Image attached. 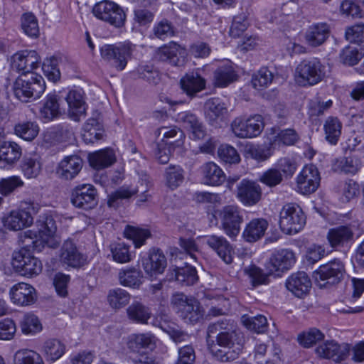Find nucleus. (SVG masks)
<instances>
[{"mask_svg":"<svg viewBox=\"0 0 364 364\" xmlns=\"http://www.w3.org/2000/svg\"><path fill=\"white\" fill-rule=\"evenodd\" d=\"M214 336L219 346L235 347V351L229 353L230 357L235 356L237 352H242L244 338L234 321L225 318L210 323L207 330L208 341Z\"/></svg>","mask_w":364,"mask_h":364,"instance_id":"obj_1","label":"nucleus"},{"mask_svg":"<svg viewBox=\"0 0 364 364\" xmlns=\"http://www.w3.org/2000/svg\"><path fill=\"white\" fill-rule=\"evenodd\" d=\"M36 226L39 239L31 230L23 232L21 236V242L26 247H32L37 251H41L45 246L50 248H55L58 246L59 242L54 237L57 228L51 216L41 215L36 221Z\"/></svg>","mask_w":364,"mask_h":364,"instance_id":"obj_2","label":"nucleus"},{"mask_svg":"<svg viewBox=\"0 0 364 364\" xmlns=\"http://www.w3.org/2000/svg\"><path fill=\"white\" fill-rule=\"evenodd\" d=\"M13 92L23 102L41 97L46 90L43 77L36 73H21L14 82Z\"/></svg>","mask_w":364,"mask_h":364,"instance_id":"obj_3","label":"nucleus"},{"mask_svg":"<svg viewBox=\"0 0 364 364\" xmlns=\"http://www.w3.org/2000/svg\"><path fill=\"white\" fill-rule=\"evenodd\" d=\"M325 76L326 67L317 58L301 60L295 69V80L302 87L315 85L321 82Z\"/></svg>","mask_w":364,"mask_h":364,"instance_id":"obj_4","label":"nucleus"},{"mask_svg":"<svg viewBox=\"0 0 364 364\" xmlns=\"http://www.w3.org/2000/svg\"><path fill=\"white\" fill-rule=\"evenodd\" d=\"M134 46L131 43L105 44L100 48L102 58L118 71H122L131 58Z\"/></svg>","mask_w":364,"mask_h":364,"instance_id":"obj_5","label":"nucleus"},{"mask_svg":"<svg viewBox=\"0 0 364 364\" xmlns=\"http://www.w3.org/2000/svg\"><path fill=\"white\" fill-rule=\"evenodd\" d=\"M306 224V216L301 207L296 203L284 205L279 214V226L287 235H294L303 229Z\"/></svg>","mask_w":364,"mask_h":364,"instance_id":"obj_6","label":"nucleus"},{"mask_svg":"<svg viewBox=\"0 0 364 364\" xmlns=\"http://www.w3.org/2000/svg\"><path fill=\"white\" fill-rule=\"evenodd\" d=\"M171 304L178 316L186 323H196L203 316L199 302L193 298H188L183 293L173 294Z\"/></svg>","mask_w":364,"mask_h":364,"instance_id":"obj_7","label":"nucleus"},{"mask_svg":"<svg viewBox=\"0 0 364 364\" xmlns=\"http://www.w3.org/2000/svg\"><path fill=\"white\" fill-rule=\"evenodd\" d=\"M11 264L16 272L28 277L39 274L43 267L41 262L26 247L14 251Z\"/></svg>","mask_w":364,"mask_h":364,"instance_id":"obj_8","label":"nucleus"},{"mask_svg":"<svg viewBox=\"0 0 364 364\" xmlns=\"http://www.w3.org/2000/svg\"><path fill=\"white\" fill-rule=\"evenodd\" d=\"M220 228L230 237L238 235L243 216L239 207L232 205L224 206L218 212Z\"/></svg>","mask_w":364,"mask_h":364,"instance_id":"obj_9","label":"nucleus"},{"mask_svg":"<svg viewBox=\"0 0 364 364\" xmlns=\"http://www.w3.org/2000/svg\"><path fill=\"white\" fill-rule=\"evenodd\" d=\"M345 268L339 259L321 265L314 272V278L321 287L338 284L344 276Z\"/></svg>","mask_w":364,"mask_h":364,"instance_id":"obj_10","label":"nucleus"},{"mask_svg":"<svg viewBox=\"0 0 364 364\" xmlns=\"http://www.w3.org/2000/svg\"><path fill=\"white\" fill-rule=\"evenodd\" d=\"M232 131L239 138H252L258 136L264 128L262 115L255 114L244 119L236 118L231 124Z\"/></svg>","mask_w":364,"mask_h":364,"instance_id":"obj_11","label":"nucleus"},{"mask_svg":"<svg viewBox=\"0 0 364 364\" xmlns=\"http://www.w3.org/2000/svg\"><path fill=\"white\" fill-rule=\"evenodd\" d=\"M71 202L74 206L90 210L97 205V192L91 184H82L72 191Z\"/></svg>","mask_w":364,"mask_h":364,"instance_id":"obj_12","label":"nucleus"},{"mask_svg":"<svg viewBox=\"0 0 364 364\" xmlns=\"http://www.w3.org/2000/svg\"><path fill=\"white\" fill-rule=\"evenodd\" d=\"M40 63V56L33 50L17 52L11 59V68L22 73H33L32 71L38 68Z\"/></svg>","mask_w":364,"mask_h":364,"instance_id":"obj_13","label":"nucleus"},{"mask_svg":"<svg viewBox=\"0 0 364 364\" xmlns=\"http://www.w3.org/2000/svg\"><path fill=\"white\" fill-rule=\"evenodd\" d=\"M348 343H338L334 340L326 341L316 348V353L321 358L331 359L339 363L345 360L350 353Z\"/></svg>","mask_w":364,"mask_h":364,"instance_id":"obj_14","label":"nucleus"},{"mask_svg":"<svg viewBox=\"0 0 364 364\" xmlns=\"http://www.w3.org/2000/svg\"><path fill=\"white\" fill-rule=\"evenodd\" d=\"M320 174L313 165L305 166L296 178L298 191L302 194L314 193L320 184Z\"/></svg>","mask_w":364,"mask_h":364,"instance_id":"obj_15","label":"nucleus"},{"mask_svg":"<svg viewBox=\"0 0 364 364\" xmlns=\"http://www.w3.org/2000/svg\"><path fill=\"white\" fill-rule=\"evenodd\" d=\"M37 211L38 207H35L33 204H29L24 209L13 210L5 218L4 225L13 230H19L30 226L33 221L32 214L36 213Z\"/></svg>","mask_w":364,"mask_h":364,"instance_id":"obj_16","label":"nucleus"},{"mask_svg":"<svg viewBox=\"0 0 364 364\" xmlns=\"http://www.w3.org/2000/svg\"><path fill=\"white\" fill-rule=\"evenodd\" d=\"M237 189V197L245 205H254L261 199L262 189L255 181L243 179L238 183Z\"/></svg>","mask_w":364,"mask_h":364,"instance_id":"obj_17","label":"nucleus"},{"mask_svg":"<svg viewBox=\"0 0 364 364\" xmlns=\"http://www.w3.org/2000/svg\"><path fill=\"white\" fill-rule=\"evenodd\" d=\"M141 181L145 182L144 187L143 183L141 184V188H132L129 186H123L113 192L109 196L107 202L108 205L110 207L116 208L118 205L119 200L128 199L140 191H141L142 195L140 196L139 201H146L148 200V195L146 194V193L148 191L149 186L148 177L145 176L144 178H141Z\"/></svg>","mask_w":364,"mask_h":364,"instance_id":"obj_18","label":"nucleus"},{"mask_svg":"<svg viewBox=\"0 0 364 364\" xmlns=\"http://www.w3.org/2000/svg\"><path fill=\"white\" fill-rule=\"evenodd\" d=\"M296 262L294 252L289 249H281L274 251L269 262L271 272H284L290 269Z\"/></svg>","mask_w":364,"mask_h":364,"instance_id":"obj_19","label":"nucleus"},{"mask_svg":"<svg viewBox=\"0 0 364 364\" xmlns=\"http://www.w3.org/2000/svg\"><path fill=\"white\" fill-rule=\"evenodd\" d=\"M142 265L145 272L150 276L162 274L167 265L166 257L161 250L153 248L148 256L143 259Z\"/></svg>","mask_w":364,"mask_h":364,"instance_id":"obj_20","label":"nucleus"},{"mask_svg":"<svg viewBox=\"0 0 364 364\" xmlns=\"http://www.w3.org/2000/svg\"><path fill=\"white\" fill-rule=\"evenodd\" d=\"M186 50L175 42L159 48L157 57L160 60L168 61L175 66H181L185 63Z\"/></svg>","mask_w":364,"mask_h":364,"instance_id":"obj_21","label":"nucleus"},{"mask_svg":"<svg viewBox=\"0 0 364 364\" xmlns=\"http://www.w3.org/2000/svg\"><path fill=\"white\" fill-rule=\"evenodd\" d=\"M81 89L70 90L65 97L68 106V114L71 119L78 122L85 116L86 104Z\"/></svg>","mask_w":364,"mask_h":364,"instance_id":"obj_22","label":"nucleus"},{"mask_svg":"<svg viewBox=\"0 0 364 364\" xmlns=\"http://www.w3.org/2000/svg\"><path fill=\"white\" fill-rule=\"evenodd\" d=\"M286 287L297 297H302L308 294L311 287V281L304 272L291 274L286 280Z\"/></svg>","mask_w":364,"mask_h":364,"instance_id":"obj_23","label":"nucleus"},{"mask_svg":"<svg viewBox=\"0 0 364 364\" xmlns=\"http://www.w3.org/2000/svg\"><path fill=\"white\" fill-rule=\"evenodd\" d=\"M11 301L20 306H28L34 303L36 299L35 289L30 284L20 282L10 289Z\"/></svg>","mask_w":364,"mask_h":364,"instance_id":"obj_24","label":"nucleus"},{"mask_svg":"<svg viewBox=\"0 0 364 364\" xmlns=\"http://www.w3.org/2000/svg\"><path fill=\"white\" fill-rule=\"evenodd\" d=\"M205 243L226 264H231L232 262L233 248L226 238L223 236L212 235L206 237Z\"/></svg>","mask_w":364,"mask_h":364,"instance_id":"obj_25","label":"nucleus"},{"mask_svg":"<svg viewBox=\"0 0 364 364\" xmlns=\"http://www.w3.org/2000/svg\"><path fill=\"white\" fill-rule=\"evenodd\" d=\"M22 156L21 147L14 141H4L0 145V168H9Z\"/></svg>","mask_w":364,"mask_h":364,"instance_id":"obj_26","label":"nucleus"},{"mask_svg":"<svg viewBox=\"0 0 364 364\" xmlns=\"http://www.w3.org/2000/svg\"><path fill=\"white\" fill-rule=\"evenodd\" d=\"M205 118L212 126H217L228 113L225 104L219 98H210L205 103Z\"/></svg>","mask_w":364,"mask_h":364,"instance_id":"obj_27","label":"nucleus"},{"mask_svg":"<svg viewBox=\"0 0 364 364\" xmlns=\"http://www.w3.org/2000/svg\"><path fill=\"white\" fill-rule=\"evenodd\" d=\"M83 165L82 159L77 156L72 155L65 157L59 164L57 173L65 180H72L78 175Z\"/></svg>","mask_w":364,"mask_h":364,"instance_id":"obj_28","label":"nucleus"},{"mask_svg":"<svg viewBox=\"0 0 364 364\" xmlns=\"http://www.w3.org/2000/svg\"><path fill=\"white\" fill-rule=\"evenodd\" d=\"M60 261L68 266L79 267L85 262V257L81 254L75 244L70 240L64 242L60 249Z\"/></svg>","mask_w":364,"mask_h":364,"instance_id":"obj_29","label":"nucleus"},{"mask_svg":"<svg viewBox=\"0 0 364 364\" xmlns=\"http://www.w3.org/2000/svg\"><path fill=\"white\" fill-rule=\"evenodd\" d=\"M361 166L360 158L355 154L336 158L332 161L331 164V168L334 172L346 174H355Z\"/></svg>","mask_w":364,"mask_h":364,"instance_id":"obj_30","label":"nucleus"},{"mask_svg":"<svg viewBox=\"0 0 364 364\" xmlns=\"http://www.w3.org/2000/svg\"><path fill=\"white\" fill-rule=\"evenodd\" d=\"M329 33L330 28L326 23H313L306 29L305 40L310 46L318 47L326 41Z\"/></svg>","mask_w":364,"mask_h":364,"instance_id":"obj_31","label":"nucleus"},{"mask_svg":"<svg viewBox=\"0 0 364 364\" xmlns=\"http://www.w3.org/2000/svg\"><path fill=\"white\" fill-rule=\"evenodd\" d=\"M206 81L198 73L186 74L180 80L181 88L189 97H193L205 88Z\"/></svg>","mask_w":364,"mask_h":364,"instance_id":"obj_32","label":"nucleus"},{"mask_svg":"<svg viewBox=\"0 0 364 364\" xmlns=\"http://www.w3.org/2000/svg\"><path fill=\"white\" fill-rule=\"evenodd\" d=\"M156 342V337L151 333H135L129 337L127 345L131 352L139 353L141 349H154Z\"/></svg>","mask_w":364,"mask_h":364,"instance_id":"obj_33","label":"nucleus"},{"mask_svg":"<svg viewBox=\"0 0 364 364\" xmlns=\"http://www.w3.org/2000/svg\"><path fill=\"white\" fill-rule=\"evenodd\" d=\"M63 112L60 107V97L55 92L47 95L40 109V115L45 121L58 117Z\"/></svg>","mask_w":364,"mask_h":364,"instance_id":"obj_34","label":"nucleus"},{"mask_svg":"<svg viewBox=\"0 0 364 364\" xmlns=\"http://www.w3.org/2000/svg\"><path fill=\"white\" fill-rule=\"evenodd\" d=\"M177 121L191 130L193 139H201L205 136V127L194 114L190 112H180L177 114Z\"/></svg>","mask_w":364,"mask_h":364,"instance_id":"obj_35","label":"nucleus"},{"mask_svg":"<svg viewBox=\"0 0 364 364\" xmlns=\"http://www.w3.org/2000/svg\"><path fill=\"white\" fill-rule=\"evenodd\" d=\"M202 182L209 186H220L225 180L223 170L215 163L208 162L201 167Z\"/></svg>","mask_w":364,"mask_h":364,"instance_id":"obj_36","label":"nucleus"},{"mask_svg":"<svg viewBox=\"0 0 364 364\" xmlns=\"http://www.w3.org/2000/svg\"><path fill=\"white\" fill-rule=\"evenodd\" d=\"M269 226L268 222L264 218H255L247 224L242 236L248 242H255L260 240Z\"/></svg>","mask_w":364,"mask_h":364,"instance_id":"obj_37","label":"nucleus"},{"mask_svg":"<svg viewBox=\"0 0 364 364\" xmlns=\"http://www.w3.org/2000/svg\"><path fill=\"white\" fill-rule=\"evenodd\" d=\"M159 135H162V143L173 149L181 147L184 144L185 134L178 127H162L157 130Z\"/></svg>","mask_w":364,"mask_h":364,"instance_id":"obj_38","label":"nucleus"},{"mask_svg":"<svg viewBox=\"0 0 364 364\" xmlns=\"http://www.w3.org/2000/svg\"><path fill=\"white\" fill-rule=\"evenodd\" d=\"M20 168L27 178H36L42 170L41 156L37 154L26 155L22 159Z\"/></svg>","mask_w":364,"mask_h":364,"instance_id":"obj_39","label":"nucleus"},{"mask_svg":"<svg viewBox=\"0 0 364 364\" xmlns=\"http://www.w3.org/2000/svg\"><path fill=\"white\" fill-rule=\"evenodd\" d=\"M353 237L352 229L346 225H341L328 230L327 239L330 245L333 247H342Z\"/></svg>","mask_w":364,"mask_h":364,"instance_id":"obj_40","label":"nucleus"},{"mask_svg":"<svg viewBox=\"0 0 364 364\" xmlns=\"http://www.w3.org/2000/svg\"><path fill=\"white\" fill-rule=\"evenodd\" d=\"M65 345L56 338L46 340L42 347V353L48 362L54 363L65 353Z\"/></svg>","mask_w":364,"mask_h":364,"instance_id":"obj_41","label":"nucleus"},{"mask_svg":"<svg viewBox=\"0 0 364 364\" xmlns=\"http://www.w3.org/2000/svg\"><path fill=\"white\" fill-rule=\"evenodd\" d=\"M119 284L124 287L139 289L143 283V274L134 267L121 269L118 274Z\"/></svg>","mask_w":364,"mask_h":364,"instance_id":"obj_42","label":"nucleus"},{"mask_svg":"<svg viewBox=\"0 0 364 364\" xmlns=\"http://www.w3.org/2000/svg\"><path fill=\"white\" fill-rule=\"evenodd\" d=\"M103 133L104 129L101 123L97 118L91 117L84 124L82 136L85 143L90 144L101 139Z\"/></svg>","mask_w":364,"mask_h":364,"instance_id":"obj_43","label":"nucleus"},{"mask_svg":"<svg viewBox=\"0 0 364 364\" xmlns=\"http://www.w3.org/2000/svg\"><path fill=\"white\" fill-rule=\"evenodd\" d=\"M88 159L92 168L100 170L112 165L116 158L113 151L107 149L90 154Z\"/></svg>","mask_w":364,"mask_h":364,"instance_id":"obj_44","label":"nucleus"},{"mask_svg":"<svg viewBox=\"0 0 364 364\" xmlns=\"http://www.w3.org/2000/svg\"><path fill=\"white\" fill-rule=\"evenodd\" d=\"M127 314L132 321L141 324H146L151 316L149 308L139 301H134L129 305Z\"/></svg>","mask_w":364,"mask_h":364,"instance_id":"obj_45","label":"nucleus"},{"mask_svg":"<svg viewBox=\"0 0 364 364\" xmlns=\"http://www.w3.org/2000/svg\"><path fill=\"white\" fill-rule=\"evenodd\" d=\"M173 279L181 285L191 286L197 282L198 276L195 267L186 265L174 269L169 277L170 280Z\"/></svg>","mask_w":364,"mask_h":364,"instance_id":"obj_46","label":"nucleus"},{"mask_svg":"<svg viewBox=\"0 0 364 364\" xmlns=\"http://www.w3.org/2000/svg\"><path fill=\"white\" fill-rule=\"evenodd\" d=\"M130 299V294L121 288L109 290L107 296V301L109 306L114 310L125 307L129 303Z\"/></svg>","mask_w":364,"mask_h":364,"instance_id":"obj_47","label":"nucleus"},{"mask_svg":"<svg viewBox=\"0 0 364 364\" xmlns=\"http://www.w3.org/2000/svg\"><path fill=\"white\" fill-rule=\"evenodd\" d=\"M237 75L233 68L226 64L218 67L214 72L215 85L220 87H225L237 80Z\"/></svg>","mask_w":364,"mask_h":364,"instance_id":"obj_48","label":"nucleus"},{"mask_svg":"<svg viewBox=\"0 0 364 364\" xmlns=\"http://www.w3.org/2000/svg\"><path fill=\"white\" fill-rule=\"evenodd\" d=\"M326 139L332 145L337 144L341 134L342 124L335 117H328L323 126Z\"/></svg>","mask_w":364,"mask_h":364,"instance_id":"obj_49","label":"nucleus"},{"mask_svg":"<svg viewBox=\"0 0 364 364\" xmlns=\"http://www.w3.org/2000/svg\"><path fill=\"white\" fill-rule=\"evenodd\" d=\"M164 178L166 185L174 190L183 182L184 171L180 166L170 165L165 170Z\"/></svg>","mask_w":364,"mask_h":364,"instance_id":"obj_50","label":"nucleus"},{"mask_svg":"<svg viewBox=\"0 0 364 364\" xmlns=\"http://www.w3.org/2000/svg\"><path fill=\"white\" fill-rule=\"evenodd\" d=\"M14 361L15 364H44L39 353L28 349L17 350L14 354Z\"/></svg>","mask_w":364,"mask_h":364,"instance_id":"obj_51","label":"nucleus"},{"mask_svg":"<svg viewBox=\"0 0 364 364\" xmlns=\"http://www.w3.org/2000/svg\"><path fill=\"white\" fill-rule=\"evenodd\" d=\"M39 132L37 124L33 122H23L15 125V134L26 141H31L36 137Z\"/></svg>","mask_w":364,"mask_h":364,"instance_id":"obj_52","label":"nucleus"},{"mask_svg":"<svg viewBox=\"0 0 364 364\" xmlns=\"http://www.w3.org/2000/svg\"><path fill=\"white\" fill-rule=\"evenodd\" d=\"M324 338V334L317 328H311L299 334L297 340L304 348H309Z\"/></svg>","mask_w":364,"mask_h":364,"instance_id":"obj_53","label":"nucleus"},{"mask_svg":"<svg viewBox=\"0 0 364 364\" xmlns=\"http://www.w3.org/2000/svg\"><path fill=\"white\" fill-rule=\"evenodd\" d=\"M21 28L25 34L31 38H37L39 35L38 21L36 16L31 13L23 15Z\"/></svg>","mask_w":364,"mask_h":364,"instance_id":"obj_54","label":"nucleus"},{"mask_svg":"<svg viewBox=\"0 0 364 364\" xmlns=\"http://www.w3.org/2000/svg\"><path fill=\"white\" fill-rule=\"evenodd\" d=\"M129 246L124 242L114 243L110 245L113 259L118 263H127L131 260Z\"/></svg>","mask_w":364,"mask_h":364,"instance_id":"obj_55","label":"nucleus"},{"mask_svg":"<svg viewBox=\"0 0 364 364\" xmlns=\"http://www.w3.org/2000/svg\"><path fill=\"white\" fill-rule=\"evenodd\" d=\"M341 193L342 200L349 202L359 196L360 186L356 181L348 179L341 185Z\"/></svg>","mask_w":364,"mask_h":364,"instance_id":"obj_56","label":"nucleus"},{"mask_svg":"<svg viewBox=\"0 0 364 364\" xmlns=\"http://www.w3.org/2000/svg\"><path fill=\"white\" fill-rule=\"evenodd\" d=\"M273 80V74L267 68H262L252 78V84L256 89L267 87Z\"/></svg>","mask_w":364,"mask_h":364,"instance_id":"obj_57","label":"nucleus"},{"mask_svg":"<svg viewBox=\"0 0 364 364\" xmlns=\"http://www.w3.org/2000/svg\"><path fill=\"white\" fill-rule=\"evenodd\" d=\"M21 331L24 334H33L41 330V324L33 314H26L21 321Z\"/></svg>","mask_w":364,"mask_h":364,"instance_id":"obj_58","label":"nucleus"},{"mask_svg":"<svg viewBox=\"0 0 364 364\" xmlns=\"http://www.w3.org/2000/svg\"><path fill=\"white\" fill-rule=\"evenodd\" d=\"M218 154L219 158L225 163L237 164L240 161V157L237 150L230 145H221L218 148Z\"/></svg>","mask_w":364,"mask_h":364,"instance_id":"obj_59","label":"nucleus"},{"mask_svg":"<svg viewBox=\"0 0 364 364\" xmlns=\"http://www.w3.org/2000/svg\"><path fill=\"white\" fill-rule=\"evenodd\" d=\"M248 22L247 14L242 13L234 16L232 25L230 28L229 33L233 38L240 36L242 33L247 28Z\"/></svg>","mask_w":364,"mask_h":364,"instance_id":"obj_60","label":"nucleus"},{"mask_svg":"<svg viewBox=\"0 0 364 364\" xmlns=\"http://www.w3.org/2000/svg\"><path fill=\"white\" fill-rule=\"evenodd\" d=\"M24 183L22 179L17 176H13L0 181V193L2 195L7 196L19 187H22Z\"/></svg>","mask_w":364,"mask_h":364,"instance_id":"obj_61","label":"nucleus"},{"mask_svg":"<svg viewBox=\"0 0 364 364\" xmlns=\"http://www.w3.org/2000/svg\"><path fill=\"white\" fill-rule=\"evenodd\" d=\"M243 323L248 329L257 333L264 332L267 327V320L262 315H257L251 318H244Z\"/></svg>","mask_w":364,"mask_h":364,"instance_id":"obj_62","label":"nucleus"},{"mask_svg":"<svg viewBox=\"0 0 364 364\" xmlns=\"http://www.w3.org/2000/svg\"><path fill=\"white\" fill-rule=\"evenodd\" d=\"M245 272L251 278L253 286L266 284L268 277L262 269L255 264H251L245 268Z\"/></svg>","mask_w":364,"mask_h":364,"instance_id":"obj_63","label":"nucleus"},{"mask_svg":"<svg viewBox=\"0 0 364 364\" xmlns=\"http://www.w3.org/2000/svg\"><path fill=\"white\" fill-rule=\"evenodd\" d=\"M361 59V54L354 47L348 46L340 54V61L347 65H354Z\"/></svg>","mask_w":364,"mask_h":364,"instance_id":"obj_64","label":"nucleus"}]
</instances>
